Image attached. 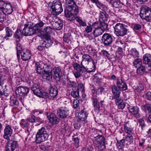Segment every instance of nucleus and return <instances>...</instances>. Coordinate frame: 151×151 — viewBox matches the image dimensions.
Wrapping results in <instances>:
<instances>
[{"label": "nucleus", "instance_id": "nucleus-1", "mask_svg": "<svg viewBox=\"0 0 151 151\" xmlns=\"http://www.w3.org/2000/svg\"><path fill=\"white\" fill-rule=\"evenodd\" d=\"M112 90L116 105L119 109H123L125 107L126 104L120 97V91L118 90L116 86L114 85L112 87Z\"/></svg>", "mask_w": 151, "mask_h": 151}, {"label": "nucleus", "instance_id": "nucleus-2", "mask_svg": "<svg viewBox=\"0 0 151 151\" xmlns=\"http://www.w3.org/2000/svg\"><path fill=\"white\" fill-rule=\"evenodd\" d=\"M127 27L124 24L117 23L114 27V34L118 37H123L126 35L128 31Z\"/></svg>", "mask_w": 151, "mask_h": 151}, {"label": "nucleus", "instance_id": "nucleus-3", "mask_svg": "<svg viewBox=\"0 0 151 151\" xmlns=\"http://www.w3.org/2000/svg\"><path fill=\"white\" fill-rule=\"evenodd\" d=\"M47 128L43 127L39 129L36 135V142L39 144L47 140L49 137Z\"/></svg>", "mask_w": 151, "mask_h": 151}, {"label": "nucleus", "instance_id": "nucleus-4", "mask_svg": "<svg viewBox=\"0 0 151 151\" xmlns=\"http://www.w3.org/2000/svg\"><path fill=\"white\" fill-rule=\"evenodd\" d=\"M17 50V57L18 60L20 58V54L21 53V58L24 61H27L30 58L31 55L30 51L27 50H24L21 51L22 49L21 45L19 44H17L16 47Z\"/></svg>", "mask_w": 151, "mask_h": 151}, {"label": "nucleus", "instance_id": "nucleus-5", "mask_svg": "<svg viewBox=\"0 0 151 151\" xmlns=\"http://www.w3.org/2000/svg\"><path fill=\"white\" fill-rule=\"evenodd\" d=\"M140 17L147 21L151 22V9L147 6L143 7L141 9L140 13Z\"/></svg>", "mask_w": 151, "mask_h": 151}, {"label": "nucleus", "instance_id": "nucleus-6", "mask_svg": "<svg viewBox=\"0 0 151 151\" xmlns=\"http://www.w3.org/2000/svg\"><path fill=\"white\" fill-rule=\"evenodd\" d=\"M51 13L54 15H57L60 14L63 11L62 4L59 1H54L51 6Z\"/></svg>", "mask_w": 151, "mask_h": 151}, {"label": "nucleus", "instance_id": "nucleus-7", "mask_svg": "<svg viewBox=\"0 0 151 151\" xmlns=\"http://www.w3.org/2000/svg\"><path fill=\"white\" fill-rule=\"evenodd\" d=\"M95 143L100 150H104L106 149L105 139L103 135H98L94 138Z\"/></svg>", "mask_w": 151, "mask_h": 151}, {"label": "nucleus", "instance_id": "nucleus-8", "mask_svg": "<svg viewBox=\"0 0 151 151\" xmlns=\"http://www.w3.org/2000/svg\"><path fill=\"white\" fill-rule=\"evenodd\" d=\"M24 27L22 30V33L24 36H31L36 33L33 26L31 27V24H25L24 25Z\"/></svg>", "mask_w": 151, "mask_h": 151}, {"label": "nucleus", "instance_id": "nucleus-9", "mask_svg": "<svg viewBox=\"0 0 151 151\" xmlns=\"http://www.w3.org/2000/svg\"><path fill=\"white\" fill-rule=\"evenodd\" d=\"M78 9H68L65 11V15L68 20L72 21L76 19V15L78 14Z\"/></svg>", "mask_w": 151, "mask_h": 151}, {"label": "nucleus", "instance_id": "nucleus-10", "mask_svg": "<svg viewBox=\"0 0 151 151\" xmlns=\"http://www.w3.org/2000/svg\"><path fill=\"white\" fill-rule=\"evenodd\" d=\"M114 37L108 33H104L102 36L101 42L105 46H108L112 42Z\"/></svg>", "mask_w": 151, "mask_h": 151}, {"label": "nucleus", "instance_id": "nucleus-11", "mask_svg": "<svg viewBox=\"0 0 151 151\" xmlns=\"http://www.w3.org/2000/svg\"><path fill=\"white\" fill-rule=\"evenodd\" d=\"M28 83L31 86V89L33 91L34 94L38 96H40L41 94V89H40L39 86L32 81H29Z\"/></svg>", "mask_w": 151, "mask_h": 151}, {"label": "nucleus", "instance_id": "nucleus-12", "mask_svg": "<svg viewBox=\"0 0 151 151\" xmlns=\"http://www.w3.org/2000/svg\"><path fill=\"white\" fill-rule=\"evenodd\" d=\"M13 130L11 126L8 124H6L4 129V138L6 139H9L13 133Z\"/></svg>", "mask_w": 151, "mask_h": 151}, {"label": "nucleus", "instance_id": "nucleus-13", "mask_svg": "<svg viewBox=\"0 0 151 151\" xmlns=\"http://www.w3.org/2000/svg\"><path fill=\"white\" fill-rule=\"evenodd\" d=\"M117 88L118 90L120 91H125L127 89V86L126 84L123 81L121 77L118 78L116 82Z\"/></svg>", "mask_w": 151, "mask_h": 151}, {"label": "nucleus", "instance_id": "nucleus-14", "mask_svg": "<svg viewBox=\"0 0 151 151\" xmlns=\"http://www.w3.org/2000/svg\"><path fill=\"white\" fill-rule=\"evenodd\" d=\"M57 114L58 116L61 118H64L68 115L69 110L66 107H62L58 110Z\"/></svg>", "mask_w": 151, "mask_h": 151}, {"label": "nucleus", "instance_id": "nucleus-15", "mask_svg": "<svg viewBox=\"0 0 151 151\" xmlns=\"http://www.w3.org/2000/svg\"><path fill=\"white\" fill-rule=\"evenodd\" d=\"M29 91L28 88L22 86L18 87L16 91V93L19 96L27 95Z\"/></svg>", "mask_w": 151, "mask_h": 151}, {"label": "nucleus", "instance_id": "nucleus-16", "mask_svg": "<svg viewBox=\"0 0 151 151\" xmlns=\"http://www.w3.org/2000/svg\"><path fill=\"white\" fill-rule=\"evenodd\" d=\"M47 117L52 124H57L59 122L60 119L54 114H51Z\"/></svg>", "mask_w": 151, "mask_h": 151}, {"label": "nucleus", "instance_id": "nucleus-17", "mask_svg": "<svg viewBox=\"0 0 151 151\" xmlns=\"http://www.w3.org/2000/svg\"><path fill=\"white\" fill-rule=\"evenodd\" d=\"M130 112L136 118H139L140 115L139 114V108L136 106H130L129 108Z\"/></svg>", "mask_w": 151, "mask_h": 151}, {"label": "nucleus", "instance_id": "nucleus-18", "mask_svg": "<svg viewBox=\"0 0 151 151\" xmlns=\"http://www.w3.org/2000/svg\"><path fill=\"white\" fill-rule=\"evenodd\" d=\"M81 65V66L79 64L77 63H75L73 64V67L79 73V75L78 74L77 76L82 75L83 74L81 73H83V71L86 70V68L84 67L85 65Z\"/></svg>", "mask_w": 151, "mask_h": 151}, {"label": "nucleus", "instance_id": "nucleus-19", "mask_svg": "<svg viewBox=\"0 0 151 151\" xmlns=\"http://www.w3.org/2000/svg\"><path fill=\"white\" fill-rule=\"evenodd\" d=\"M98 99L97 96L94 95L91 97L92 104L94 108V110L97 111H99L100 109L99 103L98 101Z\"/></svg>", "mask_w": 151, "mask_h": 151}, {"label": "nucleus", "instance_id": "nucleus-20", "mask_svg": "<svg viewBox=\"0 0 151 151\" xmlns=\"http://www.w3.org/2000/svg\"><path fill=\"white\" fill-rule=\"evenodd\" d=\"M65 4L68 9H78V7L73 0H66Z\"/></svg>", "mask_w": 151, "mask_h": 151}, {"label": "nucleus", "instance_id": "nucleus-21", "mask_svg": "<svg viewBox=\"0 0 151 151\" xmlns=\"http://www.w3.org/2000/svg\"><path fill=\"white\" fill-rule=\"evenodd\" d=\"M43 63L42 61H40L39 62H37L36 64V69L37 72L40 75L43 74Z\"/></svg>", "mask_w": 151, "mask_h": 151}, {"label": "nucleus", "instance_id": "nucleus-22", "mask_svg": "<svg viewBox=\"0 0 151 151\" xmlns=\"http://www.w3.org/2000/svg\"><path fill=\"white\" fill-rule=\"evenodd\" d=\"M45 24L42 21H40L35 25L33 27L36 33L42 32V28Z\"/></svg>", "mask_w": 151, "mask_h": 151}, {"label": "nucleus", "instance_id": "nucleus-23", "mask_svg": "<svg viewBox=\"0 0 151 151\" xmlns=\"http://www.w3.org/2000/svg\"><path fill=\"white\" fill-rule=\"evenodd\" d=\"M43 69L44 75H47L48 76H51L52 75V70L50 68V66L43 63Z\"/></svg>", "mask_w": 151, "mask_h": 151}, {"label": "nucleus", "instance_id": "nucleus-24", "mask_svg": "<svg viewBox=\"0 0 151 151\" xmlns=\"http://www.w3.org/2000/svg\"><path fill=\"white\" fill-rule=\"evenodd\" d=\"M143 63L145 64H147L151 68V55L148 54H145L143 56Z\"/></svg>", "mask_w": 151, "mask_h": 151}, {"label": "nucleus", "instance_id": "nucleus-25", "mask_svg": "<svg viewBox=\"0 0 151 151\" xmlns=\"http://www.w3.org/2000/svg\"><path fill=\"white\" fill-rule=\"evenodd\" d=\"M49 93L50 96L53 98L55 97L58 94L57 88L55 86L50 85L49 88Z\"/></svg>", "mask_w": 151, "mask_h": 151}, {"label": "nucleus", "instance_id": "nucleus-26", "mask_svg": "<svg viewBox=\"0 0 151 151\" xmlns=\"http://www.w3.org/2000/svg\"><path fill=\"white\" fill-rule=\"evenodd\" d=\"M99 16L101 21L107 22L109 19V15L105 11L100 12Z\"/></svg>", "mask_w": 151, "mask_h": 151}, {"label": "nucleus", "instance_id": "nucleus-27", "mask_svg": "<svg viewBox=\"0 0 151 151\" xmlns=\"http://www.w3.org/2000/svg\"><path fill=\"white\" fill-rule=\"evenodd\" d=\"M91 57L89 55L84 54L82 56V60L81 64H83L85 66H86L88 64L89 62L91 61Z\"/></svg>", "mask_w": 151, "mask_h": 151}, {"label": "nucleus", "instance_id": "nucleus-28", "mask_svg": "<svg viewBox=\"0 0 151 151\" xmlns=\"http://www.w3.org/2000/svg\"><path fill=\"white\" fill-rule=\"evenodd\" d=\"M6 145L7 146L13 149L14 150L18 146V143L17 142L12 140H10L9 139L7 140Z\"/></svg>", "mask_w": 151, "mask_h": 151}, {"label": "nucleus", "instance_id": "nucleus-29", "mask_svg": "<svg viewBox=\"0 0 151 151\" xmlns=\"http://www.w3.org/2000/svg\"><path fill=\"white\" fill-rule=\"evenodd\" d=\"M13 11L11 4H6L2 10V12L4 13V12L9 14H11Z\"/></svg>", "mask_w": 151, "mask_h": 151}, {"label": "nucleus", "instance_id": "nucleus-30", "mask_svg": "<svg viewBox=\"0 0 151 151\" xmlns=\"http://www.w3.org/2000/svg\"><path fill=\"white\" fill-rule=\"evenodd\" d=\"M45 40L44 41L45 46L46 47H50L52 43V41L51 40L50 35H46L45 37Z\"/></svg>", "mask_w": 151, "mask_h": 151}, {"label": "nucleus", "instance_id": "nucleus-31", "mask_svg": "<svg viewBox=\"0 0 151 151\" xmlns=\"http://www.w3.org/2000/svg\"><path fill=\"white\" fill-rule=\"evenodd\" d=\"M78 119L81 121H83L85 120L86 119L87 112L85 111L84 110H82L78 113Z\"/></svg>", "mask_w": 151, "mask_h": 151}, {"label": "nucleus", "instance_id": "nucleus-32", "mask_svg": "<svg viewBox=\"0 0 151 151\" xmlns=\"http://www.w3.org/2000/svg\"><path fill=\"white\" fill-rule=\"evenodd\" d=\"M23 35L21 31L19 29H17L15 32L14 36L16 39H17L19 41L22 37Z\"/></svg>", "mask_w": 151, "mask_h": 151}, {"label": "nucleus", "instance_id": "nucleus-33", "mask_svg": "<svg viewBox=\"0 0 151 151\" xmlns=\"http://www.w3.org/2000/svg\"><path fill=\"white\" fill-rule=\"evenodd\" d=\"M63 26L62 21L59 19L55 22L54 27L56 29L58 30L61 29L62 28Z\"/></svg>", "mask_w": 151, "mask_h": 151}, {"label": "nucleus", "instance_id": "nucleus-34", "mask_svg": "<svg viewBox=\"0 0 151 151\" xmlns=\"http://www.w3.org/2000/svg\"><path fill=\"white\" fill-rule=\"evenodd\" d=\"M6 35L4 37V39H6L7 37H10L12 35L13 31L12 29L9 27H7L5 28Z\"/></svg>", "mask_w": 151, "mask_h": 151}, {"label": "nucleus", "instance_id": "nucleus-35", "mask_svg": "<svg viewBox=\"0 0 151 151\" xmlns=\"http://www.w3.org/2000/svg\"><path fill=\"white\" fill-rule=\"evenodd\" d=\"M134 66L135 67L137 68L142 65V60L140 58L136 59L133 62Z\"/></svg>", "mask_w": 151, "mask_h": 151}, {"label": "nucleus", "instance_id": "nucleus-36", "mask_svg": "<svg viewBox=\"0 0 151 151\" xmlns=\"http://www.w3.org/2000/svg\"><path fill=\"white\" fill-rule=\"evenodd\" d=\"M137 73L140 75H142L145 71V65H142L137 68Z\"/></svg>", "mask_w": 151, "mask_h": 151}, {"label": "nucleus", "instance_id": "nucleus-37", "mask_svg": "<svg viewBox=\"0 0 151 151\" xmlns=\"http://www.w3.org/2000/svg\"><path fill=\"white\" fill-rule=\"evenodd\" d=\"M52 72L55 76H61L62 72L60 68L59 67H55L52 70Z\"/></svg>", "mask_w": 151, "mask_h": 151}, {"label": "nucleus", "instance_id": "nucleus-38", "mask_svg": "<svg viewBox=\"0 0 151 151\" xmlns=\"http://www.w3.org/2000/svg\"><path fill=\"white\" fill-rule=\"evenodd\" d=\"M52 31L53 29L50 26H47L45 27L43 29L42 32L47 34V35H49V34L51 33L52 32Z\"/></svg>", "mask_w": 151, "mask_h": 151}, {"label": "nucleus", "instance_id": "nucleus-39", "mask_svg": "<svg viewBox=\"0 0 151 151\" xmlns=\"http://www.w3.org/2000/svg\"><path fill=\"white\" fill-rule=\"evenodd\" d=\"M99 27L96 28L93 31V34L96 36H98L101 35L104 32Z\"/></svg>", "mask_w": 151, "mask_h": 151}, {"label": "nucleus", "instance_id": "nucleus-40", "mask_svg": "<svg viewBox=\"0 0 151 151\" xmlns=\"http://www.w3.org/2000/svg\"><path fill=\"white\" fill-rule=\"evenodd\" d=\"M96 5L98 7L102 10L103 11L107 10V6L100 2H97Z\"/></svg>", "mask_w": 151, "mask_h": 151}, {"label": "nucleus", "instance_id": "nucleus-41", "mask_svg": "<svg viewBox=\"0 0 151 151\" xmlns=\"http://www.w3.org/2000/svg\"><path fill=\"white\" fill-rule=\"evenodd\" d=\"M131 55L134 58L139 57V53L135 48L132 49L130 51Z\"/></svg>", "mask_w": 151, "mask_h": 151}, {"label": "nucleus", "instance_id": "nucleus-42", "mask_svg": "<svg viewBox=\"0 0 151 151\" xmlns=\"http://www.w3.org/2000/svg\"><path fill=\"white\" fill-rule=\"evenodd\" d=\"M71 96L74 98L78 97L79 96V91L77 90L76 88H74L72 89L71 92Z\"/></svg>", "mask_w": 151, "mask_h": 151}, {"label": "nucleus", "instance_id": "nucleus-43", "mask_svg": "<svg viewBox=\"0 0 151 151\" xmlns=\"http://www.w3.org/2000/svg\"><path fill=\"white\" fill-rule=\"evenodd\" d=\"M113 3V6L116 8H121L123 6V4L120 2L121 0H115Z\"/></svg>", "mask_w": 151, "mask_h": 151}, {"label": "nucleus", "instance_id": "nucleus-44", "mask_svg": "<svg viewBox=\"0 0 151 151\" xmlns=\"http://www.w3.org/2000/svg\"><path fill=\"white\" fill-rule=\"evenodd\" d=\"M108 24L104 22H102L100 23L99 28L103 31L107 29Z\"/></svg>", "mask_w": 151, "mask_h": 151}, {"label": "nucleus", "instance_id": "nucleus-45", "mask_svg": "<svg viewBox=\"0 0 151 151\" xmlns=\"http://www.w3.org/2000/svg\"><path fill=\"white\" fill-rule=\"evenodd\" d=\"M124 130L126 133L129 134L132 130V129L129 125H124Z\"/></svg>", "mask_w": 151, "mask_h": 151}, {"label": "nucleus", "instance_id": "nucleus-46", "mask_svg": "<svg viewBox=\"0 0 151 151\" xmlns=\"http://www.w3.org/2000/svg\"><path fill=\"white\" fill-rule=\"evenodd\" d=\"M125 139L129 143H131L133 141V137L130 134H128L126 137Z\"/></svg>", "mask_w": 151, "mask_h": 151}, {"label": "nucleus", "instance_id": "nucleus-47", "mask_svg": "<svg viewBox=\"0 0 151 151\" xmlns=\"http://www.w3.org/2000/svg\"><path fill=\"white\" fill-rule=\"evenodd\" d=\"M76 20L81 26H86V23L85 22H83L82 19H80L78 17H76Z\"/></svg>", "mask_w": 151, "mask_h": 151}, {"label": "nucleus", "instance_id": "nucleus-48", "mask_svg": "<svg viewBox=\"0 0 151 151\" xmlns=\"http://www.w3.org/2000/svg\"><path fill=\"white\" fill-rule=\"evenodd\" d=\"M63 41L67 43H68L70 40V35L68 34H64L63 36Z\"/></svg>", "mask_w": 151, "mask_h": 151}, {"label": "nucleus", "instance_id": "nucleus-49", "mask_svg": "<svg viewBox=\"0 0 151 151\" xmlns=\"http://www.w3.org/2000/svg\"><path fill=\"white\" fill-rule=\"evenodd\" d=\"M73 106L74 108L78 107L80 104V100L77 99H75L73 101Z\"/></svg>", "mask_w": 151, "mask_h": 151}, {"label": "nucleus", "instance_id": "nucleus-50", "mask_svg": "<svg viewBox=\"0 0 151 151\" xmlns=\"http://www.w3.org/2000/svg\"><path fill=\"white\" fill-rule=\"evenodd\" d=\"M76 89L79 91H80L82 93H83L84 91V90L83 84L82 83L79 84L78 86V88Z\"/></svg>", "mask_w": 151, "mask_h": 151}, {"label": "nucleus", "instance_id": "nucleus-51", "mask_svg": "<svg viewBox=\"0 0 151 151\" xmlns=\"http://www.w3.org/2000/svg\"><path fill=\"white\" fill-rule=\"evenodd\" d=\"M139 125L141 127L142 129L145 126L144 120L141 118L139 119L138 121Z\"/></svg>", "mask_w": 151, "mask_h": 151}, {"label": "nucleus", "instance_id": "nucleus-52", "mask_svg": "<svg viewBox=\"0 0 151 151\" xmlns=\"http://www.w3.org/2000/svg\"><path fill=\"white\" fill-rule=\"evenodd\" d=\"M6 17V15L2 11H0V22L4 21Z\"/></svg>", "mask_w": 151, "mask_h": 151}, {"label": "nucleus", "instance_id": "nucleus-53", "mask_svg": "<svg viewBox=\"0 0 151 151\" xmlns=\"http://www.w3.org/2000/svg\"><path fill=\"white\" fill-rule=\"evenodd\" d=\"M1 76H0V97H1L2 95H5L4 91L1 86Z\"/></svg>", "mask_w": 151, "mask_h": 151}, {"label": "nucleus", "instance_id": "nucleus-54", "mask_svg": "<svg viewBox=\"0 0 151 151\" xmlns=\"http://www.w3.org/2000/svg\"><path fill=\"white\" fill-rule=\"evenodd\" d=\"M40 96H39L42 97H44L45 98H49L50 96V94H48L47 92H43L42 93L41 91V94Z\"/></svg>", "mask_w": 151, "mask_h": 151}, {"label": "nucleus", "instance_id": "nucleus-55", "mask_svg": "<svg viewBox=\"0 0 151 151\" xmlns=\"http://www.w3.org/2000/svg\"><path fill=\"white\" fill-rule=\"evenodd\" d=\"M104 91V88L102 87H101L97 89V91H96V93L98 95H101V94L102 92H103Z\"/></svg>", "mask_w": 151, "mask_h": 151}, {"label": "nucleus", "instance_id": "nucleus-56", "mask_svg": "<svg viewBox=\"0 0 151 151\" xmlns=\"http://www.w3.org/2000/svg\"><path fill=\"white\" fill-rule=\"evenodd\" d=\"M74 127L75 129H78L81 127V123L78 122H76L73 124Z\"/></svg>", "mask_w": 151, "mask_h": 151}, {"label": "nucleus", "instance_id": "nucleus-57", "mask_svg": "<svg viewBox=\"0 0 151 151\" xmlns=\"http://www.w3.org/2000/svg\"><path fill=\"white\" fill-rule=\"evenodd\" d=\"M28 123L27 121H25L24 119H22L20 124L21 126L24 127H28Z\"/></svg>", "mask_w": 151, "mask_h": 151}, {"label": "nucleus", "instance_id": "nucleus-58", "mask_svg": "<svg viewBox=\"0 0 151 151\" xmlns=\"http://www.w3.org/2000/svg\"><path fill=\"white\" fill-rule=\"evenodd\" d=\"M136 89L138 91L141 92L143 90L144 86L142 84H139L137 86Z\"/></svg>", "mask_w": 151, "mask_h": 151}, {"label": "nucleus", "instance_id": "nucleus-59", "mask_svg": "<svg viewBox=\"0 0 151 151\" xmlns=\"http://www.w3.org/2000/svg\"><path fill=\"white\" fill-rule=\"evenodd\" d=\"M92 30V28L91 26H87L85 28V31L87 33L91 32Z\"/></svg>", "mask_w": 151, "mask_h": 151}, {"label": "nucleus", "instance_id": "nucleus-60", "mask_svg": "<svg viewBox=\"0 0 151 151\" xmlns=\"http://www.w3.org/2000/svg\"><path fill=\"white\" fill-rule=\"evenodd\" d=\"M44 79L47 82H50L52 80V76H42Z\"/></svg>", "mask_w": 151, "mask_h": 151}, {"label": "nucleus", "instance_id": "nucleus-61", "mask_svg": "<svg viewBox=\"0 0 151 151\" xmlns=\"http://www.w3.org/2000/svg\"><path fill=\"white\" fill-rule=\"evenodd\" d=\"M101 55L105 57H108L109 55L108 52L104 50L101 51Z\"/></svg>", "mask_w": 151, "mask_h": 151}, {"label": "nucleus", "instance_id": "nucleus-62", "mask_svg": "<svg viewBox=\"0 0 151 151\" xmlns=\"http://www.w3.org/2000/svg\"><path fill=\"white\" fill-rule=\"evenodd\" d=\"M35 116L34 115H32L29 117V121L31 122H34L35 121Z\"/></svg>", "mask_w": 151, "mask_h": 151}, {"label": "nucleus", "instance_id": "nucleus-63", "mask_svg": "<svg viewBox=\"0 0 151 151\" xmlns=\"http://www.w3.org/2000/svg\"><path fill=\"white\" fill-rule=\"evenodd\" d=\"M145 97L147 100L151 101V92L150 91L148 92L146 94Z\"/></svg>", "mask_w": 151, "mask_h": 151}, {"label": "nucleus", "instance_id": "nucleus-64", "mask_svg": "<svg viewBox=\"0 0 151 151\" xmlns=\"http://www.w3.org/2000/svg\"><path fill=\"white\" fill-rule=\"evenodd\" d=\"M93 81L94 82H96L98 83L100 82V79L99 78L98 76H94L93 79Z\"/></svg>", "mask_w": 151, "mask_h": 151}]
</instances>
